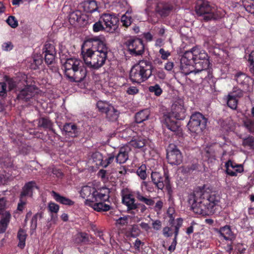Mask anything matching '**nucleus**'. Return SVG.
<instances>
[{"label": "nucleus", "mask_w": 254, "mask_h": 254, "mask_svg": "<svg viewBox=\"0 0 254 254\" xmlns=\"http://www.w3.org/2000/svg\"><path fill=\"white\" fill-rule=\"evenodd\" d=\"M194 62L190 61V60H189L186 57H185L184 56H183L182 57L181 59V67L182 68V70L183 72L185 74V72H186V71L187 70H186V67L185 66L187 65H190Z\"/></svg>", "instance_id": "e433bc0d"}, {"label": "nucleus", "mask_w": 254, "mask_h": 254, "mask_svg": "<svg viewBox=\"0 0 254 254\" xmlns=\"http://www.w3.org/2000/svg\"><path fill=\"white\" fill-rule=\"evenodd\" d=\"M194 68L193 70H188L185 72L186 75L191 73L194 74H200L201 78H206L211 74L212 69L209 67L210 62L209 60L195 62Z\"/></svg>", "instance_id": "6e6552de"}, {"label": "nucleus", "mask_w": 254, "mask_h": 254, "mask_svg": "<svg viewBox=\"0 0 254 254\" xmlns=\"http://www.w3.org/2000/svg\"><path fill=\"white\" fill-rule=\"evenodd\" d=\"M36 93V88L34 86H27L20 91L17 98L19 100L27 101L34 96Z\"/></svg>", "instance_id": "a211bd4d"}, {"label": "nucleus", "mask_w": 254, "mask_h": 254, "mask_svg": "<svg viewBox=\"0 0 254 254\" xmlns=\"http://www.w3.org/2000/svg\"><path fill=\"white\" fill-rule=\"evenodd\" d=\"M173 9V6L168 3L159 2L156 7V11L162 16H167Z\"/></svg>", "instance_id": "5701e85b"}, {"label": "nucleus", "mask_w": 254, "mask_h": 254, "mask_svg": "<svg viewBox=\"0 0 254 254\" xmlns=\"http://www.w3.org/2000/svg\"><path fill=\"white\" fill-rule=\"evenodd\" d=\"M159 53L161 55V59L164 60H167L168 57L171 55L170 52L166 51L163 48L159 50Z\"/></svg>", "instance_id": "864d4df0"}, {"label": "nucleus", "mask_w": 254, "mask_h": 254, "mask_svg": "<svg viewBox=\"0 0 254 254\" xmlns=\"http://www.w3.org/2000/svg\"><path fill=\"white\" fill-rule=\"evenodd\" d=\"M48 209L51 213H57L59 210V206L54 202H50L48 203Z\"/></svg>", "instance_id": "09e8293b"}, {"label": "nucleus", "mask_w": 254, "mask_h": 254, "mask_svg": "<svg viewBox=\"0 0 254 254\" xmlns=\"http://www.w3.org/2000/svg\"><path fill=\"white\" fill-rule=\"evenodd\" d=\"M163 206V202L162 200H159L156 202L154 206V209L156 211H159L161 210Z\"/></svg>", "instance_id": "680f3d73"}, {"label": "nucleus", "mask_w": 254, "mask_h": 254, "mask_svg": "<svg viewBox=\"0 0 254 254\" xmlns=\"http://www.w3.org/2000/svg\"><path fill=\"white\" fill-rule=\"evenodd\" d=\"M242 145L244 146H249L251 149L253 148L254 146V137L249 136L248 137L244 138Z\"/></svg>", "instance_id": "58836bf2"}, {"label": "nucleus", "mask_w": 254, "mask_h": 254, "mask_svg": "<svg viewBox=\"0 0 254 254\" xmlns=\"http://www.w3.org/2000/svg\"><path fill=\"white\" fill-rule=\"evenodd\" d=\"M171 229L168 227H165L163 228V234L164 236L166 237H169L172 236V233H170Z\"/></svg>", "instance_id": "69168bd1"}, {"label": "nucleus", "mask_w": 254, "mask_h": 254, "mask_svg": "<svg viewBox=\"0 0 254 254\" xmlns=\"http://www.w3.org/2000/svg\"><path fill=\"white\" fill-rule=\"evenodd\" d=\"M152 223V228L156 231H159L161 229L162 227V222L159 220H153Z\"/></svg>", "instance_id": "3c124183"}, {"label": "nucleus", "mask_w": 254, "mask_h": 254, "mask_svg": "<svg viewBox=\"0 0 254 254\" xmlns=\"http://www.w3.org/2000/svg\"><path fill=\"white\" fill-rule=\"evenodd\" d=\"M127 216L121 217L116 220V223L122 225H126L127 223Z\"/></svg>", "instance_id": "052dcab7"}, {"label": "nucleus", "mask_w": 254, "mask_h": 254, "mask_svg": "<svg viewBox=\"0 0 254 254\" xmlns=\"http://www.w3.org/2000/svg\"><path fill=\"white\" fill-rule=\"evenodd\" d=\"M42 216L41 213H37L32 217L31 220V227L32 229H36L37 225L38 219L41 218Z\"/></svg>", "instance_id": "37998d69"}, {"label": "nucleus", "mask_w": 254, "mask_h": 254, "mask_svg": "<svg viewBox=\"0 0 254 254\" xmlns=\"http://www.w3.org/2000/svg\"><path fill=\"white\" fill-rule=\"evenodd\" d=\"M177 239H175L174 238L173 242L171 243V245L168 248V251L171 253L174 252L175 250L177 244Z\"/></svg>", "instance_id": "0e129e2a"}, {"label": "nucleus", "mask_w": 254, "mask_h": 254, "mask_svg": "<svg viewBox=\"0 0 254 254\" xmlns=\"http://www.w3.org/2000/svg\"><path fill=\"white\" fill-rule=\"evenodd\" d=\"M135 199L132 194H125L122 196V202L127 209V211L135 210L138 207L137 203H135Z\"/></svg>", "instance_id": "6ab92c4d"}, {"label": "nucleus", "mask_w": 254, "mask_h": 254, "mask_svg": "<svg viewBox=\"0 0 254 254\" xmlns=\"http://www.w3.org/2000/svg\"><path fill=\"white\" fill-rule=\"evenodd\" d=\"M130 151V148L128 146L121 147L116 157V161L119 164H124L128 159V153Z\"/></svg>", "instance_id": "aec40b11"}, {"label": "nucleus", "mask_w": 254, "mask_h": 254, "mask_svg": "<svg viewBox=\"0 0 254 254\" xmlns=\"http://www.w3.org/2000/svg\"><path fill=\"white\" fill-rule=\"evenodd\" d=\"M125 45L132 56H140L144 52V46L140 39L130 38L125 42Z\"/></svg>", "instance_id": "1a4fd4ad"}, {"label": "nucleus", "mask_w": 254, "mask_h": 254, "mask_svg": "<svg viewBox=\"0 0 254 254\" xmlns=\"http://www.w3.org/2000/svg\"><path fill=\"white\" fill-rule=\"evenodd\" d=\"M108 52L106 44L96 37L85 41L81 53L85 64L89 67L97 69L105 64Z\"/></svg>", "instance_id": "f03ea898"}, {"label": "nucleus", "mask_w": 254, "mask_h": 254, "mask_svg": "<svg viewBox=\"0 0 254 254\" xmlns=\"http://www.w3.org/2000/svg\"><path fill=\"white\" fill-rule=\"evenodd\" d=\"M235 79L237 83L242 88V91H248L249 85L251 80V78L246 74L242 72H238L235 76Z\"/></svg>", "instance_id": "dca6fc26"}, {"label": "nucleus", "mask_w": 254, "mask_h": 254, "mask_svg": "<svg viewBox=\"0 0 254 254\" xmlns=\"http://www.w3.org/2000/svg\"><path fill=\"white\" fill-rule=\"evenodd\" d=\"M121 21L123 26L128 27H129L133 21V19L130 15V13L127 11L124 15H123L121 18Z\"/></svg>", "instance_id": "2f4dec72"}, {"label": "nucleus", "mask_w": 254, "mask_h": 254, "mask_svg": "<svg viewBox=\"0 0 254 254\" xmlns=\"http://www.w3.org/2000/svg\"><path fill=\"white\" fill-rule=\"evenodd\" d=\"M80 194L85 199V204L97 212L107 211L111 209V206L105 203L109 198V195L99 191L95 188L84 186L80 190Z\"/></svg>", "instance_id": "7ed1b4c3"}, {"label": "nucleus", "mask_w": 254, "mask_h": 254, "mask_svg": "<svg viewBox=\"0 0 254 254\" xmlns=\"http://www.w3.org/2000/svg\"><path fill=\"white\" fill-rule=\"evenodd\" d=\"M225 166L226 169V173L230 176H237L238 173L244 171L243 166L242 165L237 164L231 160L226 162Z\"/></svg>", "instance_id": "4468645a"}, {"label": "nucleus", "mask_w": 254, "mask_h": 254, "mask_svg": "<svg viewBox=\"0 0 254 254\" xmlns=\"http://www.w3.org/2000/svg\"><path fill=\"white\" fill-rule=\"evenodd\" d=\"M63 131L65 134L72 137L77 136L78 132L77 126L71 123H66L63 127Z\"/></svg>", "instance_id": "393cba45"}, {"label": "nucleus", "mask_w": 254, "mask_h": 254, "mask_svg": "<svg viewBox=\"0 0 254 254\" xmlns=\"http://www.w3.org/2000/svg\"><path fill=\"white\" fill-rule=\"evenodd\" d=\"M111 105L103 101H98L97 103V107L100 112L101 113H105Z\"/></svg>", "instance_id": "79ce46f5"}, {"label": "nucleus", "mask_w": 254, "mask_h": 254, "mask_svg": "<svg viewBox=\"0 0 254 254\" xmlns=\"http://www.w3.org/2000/svg\"><path fill=\"white\" fill-rule=\"evenodd\" d=\"M51 193L52 196L57 202H59L63 204L69 206L72 205L74 204V201L68 198L61 196L60 195V194L55 192V191H52Z\"/></svg>", "instance_id": "cd10ccee"}, {"label": "nucleus", "mask_w": 254, "mask_h": 254, "mask_svg": "<svg viewBox=\"0 0 254 254\" xmlns=\"http://www.w3.org/2000/svg\"><path fill=\"white\" fill-rule=\"evenodd\" d=\"M248 62L250 66L254 64V51H252L249 56Z\"/></svg>", "instance_id": "774afa93"}, {"label": "nucleus", "mask_w": 254, "mask_h": 254, "mask_svg": "<svg viewBox=\"0 0 254 254\" xmlns=\"http://www.w3.org/2000/svg\"><path fill=\"white\" fill-rule=\"evenodd\" d=\"M79 11H74L71 13L70 15V19H73L76 20V21L78 20V19L79 18Z\"/></svg>", "instance_id": "338daca9"}, {"label": "nucleus", "mask_w": 254, "mask_h": 254, "mask_svg": "<svg viewBox=\"0 0 254 254\" xmlns=\"http://www.w3.org/2000/svg\"><path fill=\"white\" fill-rule=\"evenodd\" d=\"M244 126L247 128L250 132H254V120L247 119L244 123Z\"/></svg>", "instance_id": "49530a36"}, {"label": "nucleus", "mask_w": 254, "mask_h": 254, "mask_svg": "<svg viewBox=\"0 0 254 254\" xmlns=\"http://www.w3.org/2000/svg\"><path fill=\"white\" fill-rule=\"evenodd\" d=\"M243 95L242 90H238L237 92L234 91L233 93L228 96L227 105L232 109L235 110L237 108L238 100L237 97H240Z\"/></svg>", "instance_id": "412c9836"}, {"label": "nucleus", "mask_w": 254, "mask_h": 254, "mask_svg": "<svg viewBox=\"0 0 254 254\" xmlns=\"http://www.w3.org/2000/svg\"><path fill=\"white\" fill-rule=\"evenodd\" d=\"M115 155L113 153L108 154L106 158L103 160L101 166L107 168L110 164L115 160Z\"/></svg>", "instance_id": "f704fd0d"}, {"label": "nucleus", "mask_w": 254, "mask_h": 254, "mask_svg": "<svg viewBox=\"0 0 254 254\" xmlns=\"http://www.w3.org/2000/svg\"><path fill=\"white\" fill-rule=\"evenodd\" d=\"M137 175L142 180H144L146 179L147 175L146 173V166L145 165H142L140 166L136 171Z\"/></svg>", "instance_id": "c9c22d12"}, {"label": "nucleus", "mask_w": 254, "mask_h": 254, "mask_svg": "<svg viewBox=\"0 0 254 254\" xmlns=\"http://www.w3.org/2000/svg\"><path fill=\"white\" fill-rule=\"evenodd\" d=\"M148 90L149 92L154 93V94L157 96H160L162 93V90L161 88L159 85L156 84L153 86H150L149 87Z\"/></svg>", "instance_id": "a19ab883"}, {"label": "nucleus", "mask_w": 254, "mask_h": 254, "mask_svg": "<svg viewBox=\"0 0 254 254\" xmlns=\"http://www.w3.org/2000/svg\"><path fill=\"white\" fill-rule=\"evenodd\" d=\"M138 92V89L134 86H131L129 87L127 90V93L128 94L133 95L137 93Z\"/></svg>", "instance_id": "e2e57ef3"}, {"label": "nucleus", "mask_w": 254, "mask_h": 254, "mask_svg": "<svg viewBox=\"0 0 254 254\" xmlns=\"http://www.w3.org/2000/svg\"><path fill=\"white\" fill-rule=\"evenodd\" d=\"M45 52V61L48 64H51L55 61L56 52L54 45L46 43L43 49Z\"/></svg>", "instance_id": "ddd939ff"}, {"label": "nucleus", "mask_w": 254, "mask_h": 254, "mask_svg": "<svg viewBox=\"0 0 254 254\" xmlns=\"http://www.w3.org/2000/svg\"><path fill=\"white\" fill-rule=\"evenodd\" d=\"M106 115L107 118L111 121H115L117 120L119 117V113L118 110L111 105L105 113Z\"/></svg>", "instance_id": "c85d7f7f"}, {"label": "nucleus", "mask_w": 254, "mask_h": 254, "mask_svg": "<svg viewBox=\"0 0 254 254\" xmlns=\"http://www.w3.org/2000/svg\"><path fill=\"white\" fill-rule=\"evenodd\" d=\"M154 75L155 78H159L160 79H164L166 77V74L162 69H156L153 71L152 75Z\"/></svg>", "instance_id": "a18cd8bd"}, {"label": "nucleus", "mask_w": 254, "mask_h": 254, "mask_svg": "<svg viewBox=\"0 0 254 254\" xmlns=\"http://www.w3.org/2000/svg\"><path fill=\"white\" fill-rule=\"evenodd\" d=\"M174 212L175 210L172 207H169L167 210V214L170 219L169 222L171 224H173L175 219V217L173 215Z\"/></svg>", "instance_id": "603ef678"}, {"label": "nucleus", "mask_w": 254, "mask_h": 254, "mask_svg": "<svg viewBox=\"0 0 254 254\" xmlns=\"http://www.w3.org/2000/svg\"><path fill=\"white\" fill-rule=\"evenodd\" d=\"M182 155L181 151L174 144H170L167 149V159L169 163L172 165H179L182 162Z\"/></svg>", "instance_id": "9b49d317"}, {"label": "nucleus", "mask_w": 254, "mask_h": 254, "mask_svg": "<svg viewBox=\"0 0 254 254\" xmlns=\"http://www.w3.org/2000/svg\"><path fill=\"white\" fill-rule=\"evenodd\" d=\"M27 234L26 232L22 229H20L17 233V238L19 240L18 247L21 249L24 248L25 246V240Z\"/></svg>", "instance_id": "473e14b6"}, {"label": "nucleus", "mask_w": 254, "mask_h": 254, "mask_svg": "<svg viewBox=\"0 0 254 254\" xmlns=\"http://www.w3.org/2000/svg\"><path fill=\"white\" fill-rule=\"evenodd\" d=\"M2 50L5 51H8L12 49L13 45L10 42L4 43L2 45Z\"/></svg>", "instance_id": "bf43d9fd"}, {"label": "nucleus", "mask_w": 254, "mask_h": 254, "mask_svg": "<svg viewBox=\"0 0 254 254\" xmlns=\"http://www.w3.org/2000/svg\"><path fill=\"white\" fill-rule=\"evenodd\" d=\"M149 116V111L148 109H145L137 113L135 116V122L137 123H141L148 119Z\"/></svg>", "instance_id": "7c9ffc66"}, {"label": "nucleus", "mask_w": 254, "mask_h": 254, "mask_svg": "<svg viewBox=\"0 0 254 254\" xmlns=\"http://www.w3.org/2000/svg\"><path fill=\"white\" fill-rule=\"evenodd\" d=\"M38 125L45 128H50L52 126V123L49 119L42 118L39 120Z\"/></svg>", "instance_id": "4c0bfd02"}, {"label": "nucleus", "mask_w": 254, "mask_h": 254, "mask_svg": "<svg viewBox=\"0 0 254 254\" xmlns=\"http://www.w3.org/2000/svg\"><path fill=\"white\" fill-rule=\"evenodd\" d=\"M83 62L76 58L67 59L63 64L64 74L68 78L73 72L83 64Z\"/></svg>", "instance_id": "f8f14e48"}, {"label": "nucleus", "mask_w": 254, "mask_h": 254, "mask_svg": "<svg viewBox=\"0 0 254 254\" xmlns=\"http://www.w3.org/2000/svg\"><path fill=\"white\" fill-rule=\"evenodd\" d=\"M6 23L12 28H15L18 26V21L13 16H9L6 20Z\"/></svg>", "instance_id": "c03bdc74"}, {"label": "nucleus", "mask_w": 254, "mask_h": 254, "mask_svg": "<svg viewBox=\"0 0 254 254\" xmlns=\"http://www.w3.org/2000/svg\"><path fill=\"white\" fill-rule=\"evenodd\" d=\"M216 232L219 234L220 236L227 241H232L235 239L234 235L230 226L225 225L221 227L219 229H217Z\"/></svg>", "instance_id": "4be33fe9"}, {"label": "nucleus", "mask_w": 254, "mask_h": 254, "mask_svg": "<svg viewBox=\"0 0 254 254\" xmlns=\"http://www.w3.org/2000/svg\"><path fill=\"white\" fill-rule=\"evenodd\" d=\"M6 205V200L3 197L0 198V215L3 216V213L7 211L5 210Z\"/></svg>", "instance_id": "5fc2aeb1"}, {"label": "nucleus", "mask_w": 254, "mask_h": 254, "mask_svg": "<svg viewBox=\"0 0 254 254\" xmlns=\"http://www.w3.org/2000/svg\"><path fill=\"white\" fill-rule=\"evenodd\" d=\"M92 158L94 162H95L97 165L101 166L103 162V157L101 153L99 152H95L92 155Z\"/></svg>", "instance_id": "ea45409f"}, {"label": "nucleus", "mask_w": 254, "mask_h": 254, "mask_svg": "<svg viewBox=\"0 0 254 254\" xmlns=\"http://www.w3.org/2000/svg\"><path fill=\"white\" fill-rule=\"evenodd\" d=\"M145 140L144 139H134L132 140V145L136 147L140 148L145 145Z\"/></svg>", "instance_id": "8fccbe9b"}, {"label": "nucleus", "mask_w": 254, "mask_h": 254, "mask_svg": "<svg viewBox=\"0 0 254 254\" xmlns=\"http://www.w3.org/2000/svg\"><path fill=\"white\" fill-rule=\"evenodd\" d=\"M183 56H184L186 58L190 60V61L195 62L194 56H193V52L192 51V48L190 50L187 51L185 52Z\"/></svg>", "instance_id": "6e6d98bb"}, {"label": "nucleus", "mask_w": 254, "mask_h": 254, "mask_svg": "<svg viewBox=\"0 0 254 254\" xmlns=\"http://www.w3.org/2000/svg\"><path fill=\"white\" fill-rule=\"evenodd\" d=\"M6 84L4 82H0V97H3L6 94Z\"/></svg>", "instance_id": "13d9d810"}, {"label": "nucleus", "mask_w": 254, "mask_h": 254, "mask_svg": "<svg viewBox=\"0 0 254 254\" xmlns=\"http://www.w3.org/2000/svg\"><path fill=\"white\" fill-rule=\"evenodd\" d=\"M192 51L195 62L208 60L207 53L204 50H202L199 46L193 47Z\"/></svg>", "instance_id": "b1692460"}, {"label": "nucleus", "mask_w": 254, "mask_h": 254, "mask_svg": "<svg viewBox=\"0 0 254 254\" xmlns=\"http://www.w3.org/2000/svg\"><path fill=\"white\" fill-rule=\"evenodd\" d=\"M185 112L184 101L181 99L176 100L172 106L171 112L163 116L164 125L170 130L174 132L177 131L180 125L176 120H183Z\"/></svg>", "instance_id": "20e7f679"}, {"label": "nucleus", "mask_w": 254, "mask_h": 254, "mask_svg": "<svg viewBox=\"0 0 254 254\" xmlns=\"http://www.w3.org/2000/svg\"><path fill=\"white\" fill-rule=\"evenodd\" d=\"M86 75L87 70L83 64L81 67H79L67 78L71 82H79L84 79Z\"/></svg>", "instance_id": "2eb2a0df"}, {"label": "nucleus", "mask_w": 254, "mask_h": 254, "mask_svg": "<svg viewBox=\"0 0 254 254\" xmlns=\"http://www.w3.org/2000/svg\"><path fill=\"white\" fill-rule=\"evenodd\" d=\"M83 7L84 10L89 13H92L96 11L98 8L95 0H87L84 2Z\"/></svg>", "instance_id": "c756f323"}, {"label": "nucleus", "mask_w": 254, "mask_h": 254, "mask_svg": "<svg viewBox=\"0 0 254 254\" xmlns=\"http://www.w3.org/2000/svg\"><path fill=\"white\" fill-rule=\"evenodd\" d=\"M50 172H52L54 175L56 176V177L58 178L61 177L63 175L62 172L59 169H57L56 168H49L48 173L50 174Z\"/></svg>", "instance_id": "4d7b16f0"}, {"label": "nucleus", "mask_w": 254, "mask_h": 254, "mask_svg": "<svg viewBox=\"0 0 254 254\" xmlns=\"http://www.w3.org/2000/svg\"><path fill=\"white\" fill-rule=\"evenodd\" d=\"M101 19L105 25V30L109 33H114L118 28L119 18L115 14L104 13Z\"/></svg>", "instance_id": "9d476101"}, {"label": "nucleus", "mask_w": 254, "mask_h": 254, "mask_svg": "<svg viewBox=\"0 0 254 254\" xmlns=\"http://www.w3.org/2000/svg\"><path fill=\"white\" fill-rule=\"evenodd\" d=\"M207 119L201 113L196 112L191 115L188 124L192 135H201L207 126Z\"/></svg>", "instance_id": "0eeeda50"}, {"label": "nucleus", "mask_w": 254, "mask_h": 254, "mask_svg": "<svg viewBox=\"0 0 254 254\" xmlns=\"http://www.w3.org/2000/svg\"><path fill=\"white\" fill-rule=\"evenodd\" d=\"M35 182L31 181L26 183L23 188L22 191L21 193L20 197L21 198L23 197L28 196H32L33 193V189L35 186Z\"/></svg>", "instance_id": "bb28decb"}, {"label": "nucleus", "mask_w": 254, "mask_h": 254, "mask_svg": "<svg viewBox=\"0 0 254 254\" xmlns=\"http://www.w3.org/2000/svg\"><path fill=\"white\" fill-rule=\"evenodd\" d=\"M11 215L8 211L4 212L0 220V234L3 233L6 231L9 223Z\"/></svg>", "instance_id": "a878e982"}, {"label": "nucleus", "mask_w": 254, "mask_h": 254, "mask_svg": "<svg viewBox=\"0 0 254 254\" xmlns=\"http://www.w3.org/2000/svg\"><path fill=\"white\" fill-rule=\"evenodd\" d=\"M151 178L154 184L160 190L163 189L164 186L168 185L169 182L167 176L164 178L159 173L156 172L152 173Z\"/></svg>", "instance_id": "f3484780"}, {"label": "nucleus", "mask_w": 254, "mask_h": 254, "mask_svg": "<svg viewBox=\"0 0 254 254\" xmlns=\"http://www.w3.org/2000/svg\"><path fill=\"white\" fill-rule=\"evenodd\" d=\"M102 20L100 19L99 21L95 22L93 25V30L95 32L105 30V27L102 23Z\"/></svg>", "instance_id": "de8ad7c7"}, {"label": "nucleus", "mask_w": 254, "mask_h": 254, "mask_svg": "<svg viewBox=\"0 0 254 254\" xmlns=\"http://www.w3.org/2000/svg\"><path fill=\"white\" fill-rule=\"evenodd\" d=\"M135 194L139 201L144 202L148 206H152L154 204L155 202L153 199L143 196L139 191H137Z\"/></svg>", "instance_id": "72a5a7b5"}, {"label": "nucleus", "mask_w": 254, "mask_h": 254, "mask_svg": "<svg viewBox=\"0 0 254 254\" xmlns=\"http://www.w3.org/2000/svg\"><path fill=\"white\" fill-rule=\"evenodd\" d=\"M195 11L205 21L217 20L225 15L223 10L211 6L208 1L204 0L198 1L195 6Z\"/></svg>", "instance_id": "423d86ee"}, {"label": "nucleus", "mask_w": 254, "mask_h": 254, "mask_svg": "<svg viewBox=\"0 0 254 254\" xmlns=\"http://www.w3.org/2000/svg\"><path fill=\"white\" fill-rule=\"evenodd\" d=\"M153 65L147 60H140L133 65L130 72L129 78L132 82L141 83L146 81L152 75Z\"/></svg>", "instance_id": "39448f33"}, {"label": "nucleus", "mask_w": 254, "mask_h": 254, "mask_svg": "<svg viewBox=\"0 0 254 254\" xmlns=\"http://www.w3.org/2000/svg\"><path fill=\"white\" fill-rule=\"evenodd\" d=\"M220 197L205 186L197 188L188 197V202L196 214L202 215L213 214L219 206Z\"/></svg>", "instance_id": "f257e3e1"}]
</instances>
